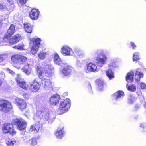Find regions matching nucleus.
<instances>
[{"label":"nucleus","mask_w":146,"mask_h":146,"mask_svg":"<svg viewBox=\"0 0 146 146\" xmlns=\"http://www.w3.org/2000/svg\"><path fill=\"white\" fill-rule=\"evenodd\" d=\"M134 97L132 95H129L127 98L128 102L130 104L133 103L134 101Z\"/></svg>","instance_id":"33"},{"label":"nucleus","mask_w":146,"mask_h":146,"mask_svg":"<svg viewBox=\"0 0 146 146\" xmlns=\"http://www.w3.org/2000/svg\"><path fill=\"white\" fill-rule=\"evenodd\" d=\"M41 125L40 123H38L36 124H34L31 125L30 131H34L35 132H38L41 129Z\"/></svg>","instance_id":"19"},{"label":"nucleus","mask_w":146,"mask_h":146,"mask_svg":"<svg viewBox=\"0 0 146 146\" xmlns=\"http://www.w3.org/2000/svg\"><path fill=\"white\" fill-rule=\"evenodd\" d=\"M46 52H40L38 54V56L39 58L41 60H44L46 57Z\"/></svg>","instance_id":"28"},{"label":"nucleus","mask_w":146,"mask_h":146,"mask_svg":"<svg viewBox=\"0 0 146 146\" xmlns=\"http://www.w3.org/2000/svg\"><path fill=\"white\" fill-rule=\"evenodd\" d=\"M15 31V25L13 24H11L3 38V42L6 44L10 45H13L18 43L21 40V36L19 34H16L12 36Z\"/></svg>","instance_id":"2"},{"label":"nucleus","mask_w":146,"mask_h":146,"mask_svg":"<svg viewBox=\"0 0 146 146\" xmlns=\"http://www.w3.org/2000/svg\"><path fill=\"white\" fill-rule=\"evenodd\" d=\"M24 28L26 32L31 33L32 31L33 26L28 23H25L24 25Z\"/></svg>","instance_id":"22"},{"label":"nucleus","mask_w":146,"mask_h":146,"mask_svg":"<svg viewBox=\"0 0 146 146\" xmlns=\"http://www.w3.org/2000/svg\"><path fill=\"white\" fill-rule=\"evenodd\" d=\"M63 128L61 129H58L57 131L55 133V135L58 139H62L64 136V131Z\"/></svg>","instance_id":"21"},{"label":"nucleus","mask_w":146,"mask_h":146,"mask_svg":"<svg viewBox=\"0 0 146 146\" xmlns=\"http://www.w3.org/2000/svg\"><path fill=\"white\" fill-rule=\"evenodd\" d=\"M97 66L95 64L92 63L90 62L87 65V72H95L97 70Z\"/></svg>","instance_id":"17"},{"label":"nucleus","mask_w":146,"mask_h":146,"mask_svg":"<svg viewBox=\"0 0 146 146\" xmlns=\"http://www.w3.org/2000/svg\"><path fill=\"white\" fill-rule=\"evenodd\" d=\"M24 46L23 45L19 44L13 46V48L19 50H23Z\"/></svg>","instance_id":"34"},{"label":"nucleus","mask_w":146,"mask_h":146,"mask_svg":"<svg viewBox=\"0 0 146 146\" xmlns=\"http://www.w3.org/2000/svg\"><path fill=\"white\" fill-rule=\"evenodd\" d=\"M91 92H92V89H91Z\"/></svg>","instance_id":"50"},{"label":"nucleus","mask_w":146,"mask_h":146,"mask_svg":"<svg viewBox=\"0 0 146 146\" xmlns=\"http://www.w3.org/2000/svg\"><path fill=\"white\" fill-rule=\"evenodd\" d=\"M127 88L128 90L132 92L135 91L136 90V87L134 84L128 86Z\"/></svg>","instance_id":"29"},{"label":"nucleus","mask_w":146,"mask_h":146,"mask_svg":"<svg viewBox=\"0 0 146 146\" xmlns=\"http://www.w3.org/2000/svg\"><path fill=\"white\" fill-rule=\"evenodd\" d=\"M13 124L16 125L17 128L20 130L25 129L27 126V123L24 121H22L21 119L15 118L12 120Z\"/></svg>","instance_id":"8"},{"label":"nucleus","mask_w":146,"mask_h":146,"mask_svg":"<svg viewBox=\"0 0 146 146\" xmlns=\"http://www.w3.org/2000/svg\"><path fill=\"white\" fill-rule=\"evenodd\" d=\"M71 49L69 47L64 46L61 48V52L62 54L65 56L70 55V51Z\"/></svg>","instance_id":"18"},{"label":"nucleus","mask_w":146,"mask_h":146,"mask_svg":"<svg viewBox=\"0 0 146 146\" xmlns=\"http://www.w3.org/2000/svg\"><path fill=\"white\" fill-rule=\"evenodd\" d=\"M41 40L39 38L30 39V44L31 46V52L33 54H36L38 50Z\"/></svg>","instance_id":"5"},{"label":"nucleus","mask_w":146,"mask_h":146,"mask_svg":"<svg viewBox=\"0 0 146 146\" xmlns=\"http://www.w3.org/2000/svg\"><path fill=\"white\" fill-rule=\"evenodd\" d=\"M98 56L96 58L95 62L98 66L101 67L105 63L107 57L105 54L101 53L99 54Z\"/></svg>","instance_id":"10"},{"label":"nucleus","mask_w":146,"mask_h":146,"mask_svg":"<svg viewBox=\"0 0 146 146\" xmlns=\"http://www.w3.org/2000/svg\"><path fill=\"white\" fill-rule=\"evenodd\" d=\"M23 98L26 100H27L29 98V95L28 94L25 93L23 95Z\"/></svg>","instance_id":"40"},{"label":"nucleus","mask_w":146,"mask_h":146,"mask_svg":"<svg viewBox=\"0 0 146 146\" xmlns=\"http://www.w3.org/2000/svg\"><path fill=\"white\" fill-rule=\"evenodd\" d=\"M65 66L62 70V73L65 76L69 75L72 72V67L67 64H65Z\"/></svg>","instance_id":"15"},{"label":"nucleus","mask_w":146,"mask_h":146,"mask_svg":"<svg viewBox=\"0 0 146 146\" xmlns=\"http://www.w3.org/2000/svg\"><path fill=\"white\" fill-rule=\"evenodd\" d=\"M75 54L76 56L78 57H82L83 56V53L82 51L80 50H76L75 51Z\"/></svg>","instance_id":"31"},{"label":"nucleus","mask_w":146,"mask_h":146,"mask_svg":"<svg viewBox=\"0 0 146 146\" xmlns=\"http://www.w3.org/2000/svg\"><path fill=\"white\" fill-rule=\"evenodd\" d=\"M141 88L142 89H144L146 87V85L144 83H141L140 84Z\"/></svg>","instance_id":"44"},{"label":"nucleus","mask_w":146,"mask_h":146,"mask_svg":"<svg viewBox=\"0 0 146 146\" xmlns=\"http://www.w3.org/2000/svg\"><path fill=\"white\" fill-rule=\"evenodd\" d=\"M29 64H28L27 66H24L23 67V70L25 73H27L29 72L28 69V66Z\"/></svg>","instance_id":"37"},{"label":"nucleus","mask_w":146,"mask_h":146,"mask_svg":"<svg viewBox=\"0 0 146 146\" xmlns=\"http://www.w3.org/2000/svg\"><path fill=\"white\" fill-rule=\"evenodd\" d=\"M60 99V96L58 94H54L50 98L49 102L50 104L56 105L58 104Z\"/></svg>","instance_id":"14"},{"label":"nucleus","mask_w":146,"mask_h":146,"mask_svg":"<svg viewBox=\"0 0 146 146\" xmlns=\"http://www.w3.org/2000/svg\"><path fill=\"white\" fill-rule=\"evenodd\" d=\"M140 127L143 129L146 128V124L145 123H142L140 125Z\"/></svg>","instance_id":"45"},{"label":"nucleus","mask_w":146,"mask_h":146,"mask_svg":"<svg viewBox=\"0 0 146 146\" xmlns=\"http://www.w3.org/2000/svg\"><path fill=\"white\" fill-rule=\"evenodd\" d=\"M70 101L66 98L61 102L57 112L58 115H60L66 112L70 108Z\"/></svg>","instance_id":"4"},{"label":"nucleus","mask_w":146,"mask_h":146,"mask_svg":"<svg viewBox=\"0 0 146 146\" xmlns=\"http://www.w3.org/2000/svg\"><path fill=\"white\" fill-rule=\"evenodd\" d=\"M19 4L22 5L25 4L27 0H19Z\"/></svg>","instance_id":"41"},{"label":"nucleus","mask_w":146,"mask_h":146,"mask_svg":"<svg viewBox=\"0 0 146 146\" xmlns=\"http://www.w3.org/2000/svg\"><path fill=\"white\" fill-rule=\"evenodd\" d=\"M15 102L16 106L21 111H23L26 109L27 104L24 100L18 98H16Z\"/></svg>","instance_id":"9"},{"label":"nucleus","mask_w":146,"mask_h":146,"mask_svg":"<svg viewBox=\"0 0 146 146\" xmlns=\"http://www.w3.org/2000/svg\"><path fill=\"white\" fill-rule=\"evenodd\" d=\"M60 58L59 56L58 55V54L56 53L54 55V60H57V59Z\"/></svg>","instance_id":"42"},{"label":"nucleus","mask_w":146,"mask_h":146,"mask_svg":"<svg viewBox=\"0 0 146 146\" xmlns=\"http://www.w3.org/2000/svg\"><path fill=\"white\" fill-rule=\"evenodd\" d=\"M6 5L5 3L4 4H0V10H1L4 8L6 7Z\"/></svg>","instance_id":"43"},{"label":"nucleus","mask_w":146,"mask_h":146,"mask_svg":"<svg viewBox=\"0 0 146 146\" xmlns=\"http://www.w3.org/2000/svg\"><path fill=\"white\" fill-rule=\"evenodd\" d=\"M2 20L0 19V27H1L2 26Z\"/></svg>","instance_id":"48"},{"label":"nucleus","mask_w":146,"mask_h":146,"mask_svg":"<svg viewBox=\"0 0 146 146\" xmlns=\"http://www.w3.org/2000/svg\"><path fill=\"white\" fill-rule=\"evenodd\" d=\"M124 96V93L123 91H122L119 90L117 92L115 93L112 95V96L113 99L117 100V99L123 97Z\"/></svg>","instance_id":"20"},{"label":"nucleus","mask_w":146,"mask_h":146,"mask_svg":"<svg viewBox=\"0 0 146 146\" xmlns=\"http://www.w3.org/2000/svg\"><path fill=\"white\" fill-rule=\"evenodd\" d=\"M12 63L15 67L20 69L22 65L25 64L27 61V57L22 54H16L11 57Z\"/></svg>","instance_id":"3"},{"label":"nucleus","mask_w":146,"mask_h":146,"mask_svg":"<svg viewBox=\"0 0 146 146\" xmlns=\"http://www.w3.org/2000/svg\"><path fill=\"white\" fill-rule=\"evenodd\" d=\"M135 78L137 82L140 80V77L138 74V72L137 71H136L135 73Z\"/></svg>","instance_id":"36"},{"label":"nucleus","mask_w":146,"mask_h":146,"mask_svg":"<svg viewBox=\"0 0 146 146\" xmlns=\"http://www.w3.org/2000/svg\"><path fill=\"white\" fill-rule=\"evenodd\" d=\"M7 71H8L10 73H11L13 72V71H12L9 68H7Z\"/></svg>","instance_id":"47"},{"label":"nucleus","mask_w":146,"mask_h":146,"mask_svg":"<svg viewBox=\"0 0 146 146\" xmlns=\"http://www.w3.org/2000/svg\"><path fill=\"white\" fill-rule=\"evenodd\" d=\"M116 67V64L114 62L110 64L109 65V69L110 70H112Z\"/></svg>","instance_id":"35"},{"label":"nucleus","mask_w":146,"mask_h":146,"mask_svg":"<svg viewBox=\"0 0 146 146\" xmlns=\"http://www.w3.org/2000/svg\"><path fill=\"white\" fill-rule=\"evenodd\" d=\"M95 83L97 86L98 89L99 91L102 90L106 85L104 81L100 79H97L95 81Z\"/></svg>","instance_id":"16"},{"label":"nucleus","mask_w":146,"mask_h":146,"mask_svg":"<svg viewBox=\"0 0 146 146\" xmlns=\"http://www.w3.org/2000/svg\"><path fill=\"white\" fill-rule=\"evenodd\" d=\"M45 112L43 111H42L40 110H38L36 111L35 115L36 117L39 119H41L44 118L45 119Z\"/></svg>","instance_id":"23"},{"label":"nucleus","mask_w":146,"mask_h":146,"mask_svg":"<svg viewBox=\"0 0 146 146\" xmlns=\"http://www.w3.org/2000/svg\"><path fill=\"white\" fill-rule=\"evenodd\" d=\"M12 109V106L9 102L4 100H0V111L5 113L9 112Z\"/></svg>","instance_id":"7"},{"label":"nucleus","mask_w":146,"mask_h":146,"mask_svg":"<svg viewBox=\"0 0 146 146\" xmlns=\"http://www.w3.org/2000/svg\"><path fill=\"white\" fill-rule=\"evenodd\" d=\"M134 73L133 72L131 71L128 72L126 77V80L127 82H132L133 80V76Z\"/></svg>","instance_id":"24"},{"label":"nucleus","mask_w":146,"mask_h":146,"mask_svg":"<svg viewBox=\"0 0 146 146\" xmlns=\"http://www.w3.org/2000/svg\"><path fill=\"white\" fill-rule=\"evenodd\" d=\"M54 61L56 64L60 66H62L64 64L60 58L57 59V60H56V61L54 60Z\"/></svg>","instance_id":"32"},{"label":"nucleus","mask_w":146,"mask_h":146,"mask_svg":"<svg viewBox=\"0 0 146 146\" xmlns=\"http://www.w3.org/2000/svg\"><path fill=\"white\" fill-rule=\"evenodd\" d=\"M106 74L108 77L110 79L113 78L114 77L113 73L112 70L108 69L106 72Z\"/></svg>","instance_id":"26"},{"label":"nucleus","mask_w":146,"mask_h":146,"mask_svg":"<svg viewBox=\"0 0 146 146\" xmlns=\"http://www.w3.org/2000/svg\"><path fill=\"white\" fill-rule=\"evenodd\" d=\"M15 79L16 82L20 87L24 90L27 89L28 85L23 79L19 77H17Z\"/></svg>","instance_id":"13"},{"label":"nucleus","mask_w":146,"mask_h":146,"mask_svg":"<svg viewBox=\"0 0 146 146\" xmlns=\"http://www.w3.org/2000/svg\"><path fill=\"white\" fill-rule=\"evenodd\" d=\"M40 87V85L35 80H34L32 82L29 87V90L32 92H37L39 90Z\"/></svg>","instance_id":"11"},{"label":"nucleus","mask_w":146,"mask_h":146,"mask_svg":"<svg viewBox=\"0 0 146 146\" xmlns=\"http://www.w3.org/2000/svg\"><path fill=\"white\" fill-rule=\"evenodd\" d=\"M6 55L5 54L0 55V63L2 62L6 58Z\"/></svg>","instance_id":"38"},{"label":"nucleus","mask_w":146,"mask_h":146,"mask_svg":"<svg viewBox=\"0 0 146 146\" xmlns=\"http://www.w3.org/2000/svg\"><path fill=\"white\" fill-rule=\"evenodd\" d=\"M139 53L137 52H135L133 55V61H137L139 60Z\"/></svg>","instance_id":"30"},{"label":"nucleus","mask_w":146,"mask_h":146,"mask_svg":"<svg viewBox=\"0 0 146 146\" xmlns=\"http://www.w3.org/2000/svg\"><path fill=\"white\" fill-rule=\"evenodd\" d=\"M54 68L52 66L46 64L42 68L39 64L36 65V72L38 78L41 79L42 86L45 88H50L52 87V82L50 79L48 78L52 76Z\"/></svg>","instance_id":"1"},{"label":"nucleus","mask_w":146,"mask_h":146,"mask_svg":"<svg viewBox=\"0 0 146 146\" xmlns=\"http://www.w3.org/2000/svg\"><path fill=\"white\" fill-rule=\"evenodd\" d=\"M2 84V82L1 80L0 79V86Z\"/></svg>","instance_id":"49"},{"label":"nucleus","mask_w":146,"mask_h":146,"mask_svg":"<svg viewBox=\"0 0 146 146\" xmlns=\"http://www.w3.org/2000/svg\"><path fill=\"white\" fill-rule=\"evenodd\" d=\"M2 130L4 133H9L12 136L16 135L17 134V131L14 129L13 125L10 123H4Z\"/></svg>","instance_id":"6"},{"label":"nucleus","mask_w":146,"mask_h":146,"mask_svg":"<svg viewBox=\"0 0 146 146\" xmlns=\"http://www.w3.org/2000/svg\"><path fill=\"white\" fill-rule=\"evenodd\" d=\"M5 142L8 146H13L16 141L15 139L12 140L10 138L7 137L6 139Z\"/></svg>","instance_id":"25"},{"label":"nucleus","mask_w":146,"mask_h":146,"mask_svg":"<svg viewBox=\"0 0 146 146\" xmlns=\"http://www.w3.org/2000/svg\"><path fill=\"white\" fill-rule=\"evenodd\" d=\"M138 74L140 77V79L141 78H142L143 77V74L142 73L138 72Z\"/></svg>","instance_id":"46"},{"label":"nucleus","mask_w":146,"mask_h":146,"mask_svg":"<svg viewBox=\"0 0 146 146\" xmlns=\"http://www.w3.org/2000/svg\"><path fill=\"white\" fill-rule=\"evenodd\" d=\"M130 44L132 46V48L133 49H135L137 47V46L135 43L133 42H130Z\"/></svg>","instance_id":"39"},{"label":"nucleus","mask_w":146,"mask_h":146,"mask_svg":"<svg viewBox=\"0 0 146 146\" xmlns=\"http://www.w3.org/2000/svg\"><path fill=\"white\" fill-rule=\"evenodd\" d=\"M40 12L38 9H33L29 13L30 18L33 20H36L38 19Z\"/></svg>","instance_id":"12"},{"label":"nucleus","mask_w":146,"mask_h":146,"mask_svg":"<svg viewBox=\"0 0 146 146\" xmlns=\"http://www.w3.org/2000/svg\"><path fill=\"white\" fill-rule=\"evenodd\" d=\"M37 138L34 137L30 139L29 141L31 146H33L37 145Z\"/></svg>","instance_id":"27"}]
</instances>
